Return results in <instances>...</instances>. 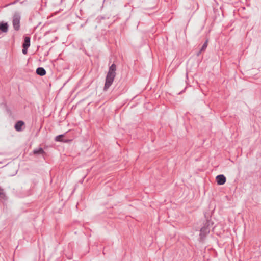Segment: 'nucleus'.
I'll return each instance as SVG.
<instances>
[{
	"label": "nucleus",
	"mask_w": 261,
	"mask_h": 261,
	"mask_svg": "<svg viewBox=\"0 0 261 261\" xmlns=\"http://www.w3.org/2000/svg\"><path fill=\"white\" fill-rule=\"evenodd\" d=\"M207 42H208V40H206L204 43L202 45L201 48V51H204L207 46Z\"/></svg>",
	"instance_id": "nucleus-13"
},
{
	"label": "nucleus",
	"mask_w": 261,
	"mask_h": 261,
	"mask_svg": "<svg viewBox=\"0 0 261 261\" xmlns=\"http://www.w3.org/2000/svg\"><path fill=\"white\" fill-rule=\"evenodd\" d=\"M20 15L18 12H15L13 16V27L15 30L18 31L20 29Z\"/></svg>",
	"instance_id": "nucleus-1"
},
{
	"label": "nucleus",
	"mask_w": 261,
	"mask_h": 261,
	"mask_svg": "<svg viewBox=\"0 0 261 261\" xmlns=\"http://www.w3.org/2000/svg\"><path fill=\"white\" fill-rule=\"evenodd\" d=\"M202 51H201V49L197 53V56H199Z\"/></svg>",
	"instance_id": "nucleus-17"
},
{
	"label": "nucleus",
	"mask_w": 261,
	"mask_h": 261,
	"mask_svg": "<svg viewBox=\"0 0 261 261\" xmlns=\"http://www.w3.org/2000/svg\"><path fill=\"white\" fill-rule=\"evenodd\" d=\"M30 37L25 36L24 39L22 47H29L30 46Z\"/></svg>",
	"instance_id": "nucleus-8"
},
{
	"label": "nucleus",
	"mask_w": 261,
	"mask_h": 261,
	"mask_svg": "<svg viewBox=\"0 0 261 261\" xmlns=\"http://www.w3.org/2000/svg\"><path fill=\"white\" fill-rule=\"evenodd\" d=\"M27 0H24V1H23L21 2L20 4L21 5H24V4H27Z\"/></svg>",
	"instance_id": "nucleus-16"
},
{
	"label": "nucleus",
	"mask_w": 261,
	"mask_h": 261,
	"mask_svg": "<svg viewBox=\"0 0 261 261\" xmlns=\"http://www.w3.org/2000/svg\"><path fill=\"white\" fill-rule=\"evenodd\" d=\"M210 230L207 227H203L200 229V235L206 234L209 233Z\"/></svg>",
	"instance_id": "nucleus-10"
},
{
	"label": "nucleus",
	"mask_w": 261,
	"mask_h": 261,
	"mask_svg": "<svg viewBox=\"0 0 261 261\" xmlns=\"http://www.w3.org/2000/svg\"><path fill=\"white\" fill-rule=\"evenodd\" d=\"M216 180L218 185H223L225 183L226 178L224 175L220 174L216 176Z\"/></svg>",
	"instance_id": "nucleus-3"
},
{
	"label": "nucleus",
	"mask_w": 261,
	"mask_h": 261,
	"mask_svg": "<svg viewBox=\"0 0 261 261\" xmlns=\"http://www.w3.org/2000/svg\"><path fill=\"white\" fill-rule=\"evenodd\" d=\"M45 153L42 148L40 147L39 148L35 149L33 150V153L34 154H43Z\"/></svg>",
	"instance_id": "nucleus-9"
},
{
	"label": "nucleus",
	"mask_w": 261,
	"mask_h": 261,
	"mask_svg": "<svg viewBox=\"0 0 261 261\" xmlns=\"http://www.w3.org/2000/svg\"><path fill=\"white\" fill-rule=\"evenodd\" d=\"M36 73L40 76L45 75L46 73V70L43 67H38L36 71Z\"/></svg>",
	"instance_id": "nucleus-7"
},
{
	"label": "nucleus",
	"mask_w": 261,
	"mask_h": 261,
	"mask_svg": "<svg viewBox=\"0 0 261 261\" xmlns=\"http://www.w3.org/2000/svg\"><path fill=\"white\" fill-rule=\"evenodd\" d=\"M64 137V135L63 134H61V135H58L55 138V140L57 142H62V138Z\"/></svg>",
	"instance_id": "nucleus-12"
},
{
	"label": "nucleus",
	"mask_w": 261,
	"mask_h": 261,
	"mask_svg": "<svg viewBox=\"0 0 261 261\" xmlns=\"http://www.w3.org/2000/svg\"><path fill=\"white\" fill-rule=\"evenodd\" d=\"M8 24L7 22H0V31L3 33H6L8 31Z\"/></svg>",
	"instance_id": "nucleus-5"
},
{
	"label": "nucleus",
	"mask_w": 261,
	"mask_h": 261,
	"mask_svg": "<svg viewBox=\"0 0 261 261\" xmlns=\"http://www.w3.org/2000/svg\"><path fill=\"white\" fill-rule=\"evenodd\" d=\"M18 2V0L14 1L13 2H11V3H10L8 4H7L5 6V7H7V6H10V5H14V4H16Z\"/></svg>",
	"instance_id": "nucleus-14"
},
{
	"label": "nucleus",
	"mask_w": 261,
	"mask_h": 261,
	"mask_svg": "<svg viewBox=\"0 0 261 261\" xmlns=\"http://www.w3.org/2000/svg\"><path fill=\"white\" fill-rule=\"evenodd\" d=\"M24 125V122L21 120H19L15 123L14 126L15 129L18 132H20L22 130V126Z\"/></svg>",
	"instance_id": "nucleus-6"
},
{
	"label": "nucleus",
	"mask_w": 261,
	"mask_h": 261,
	"mask_svg": "<svg viewBox=\"0 0 261 261\" xmlns=\"http://www.w3.org/2000/svg\"><path fill=\"white\" fill-rule=\"evenodd\" d=\"M23 48H22V52L23 54H26L27 53V51H28V48L29 47H22Z\"/></svg>",
	"instance_id": "nucleus-15"
},
{
	"label": "nucleus",
	"mask_w": 261,
	"mask_h": 261,
	"mask_svg": "<svg viewBox=\"0 0 261 261\" xmlns=\"http://www.w3.org/2000/svg\"><path fill=\"white\" fill-rule=\"evenodd\" d=\"M116 66L114 63H113L111 65V66H110L109 71L107 74L116 76Z\"/></svg>",
	"instance_id": "nucleus-4"
},
{
	"label": "nucleus",
	"mask_w": 261,
	"mask_h": 261,
	"mask_svg": "<svg viewBox=\"0 0 261 261\" xmlns=\"http://www.w3.org/2000/svg\"><path fill=\"white\" fill-rule=\"evenodd\" d=\"M116 76L110 75V74H107L106 80H105V84L103 88L104 91H107V90L110 88V87L112 84L114 79Z\"/></svg>",
	"instance_id": "nucleus-2"
},
{
	"label": "nucleus",
	"mask_w": 261,
	"mask_h": 261,
	"mask_svg": "<svg viewBox=\"0 0 261 261\" xmlns=\"http://www.w3.org/2000/svg\"><path fill=\"white\" fill-rule=\"evenodd\" d=\"M6 195L4 191V189L0 187V198L2 199H6Z\"/></svg>",
	"instance_id": "nucleus-11"
}]
</instances>
